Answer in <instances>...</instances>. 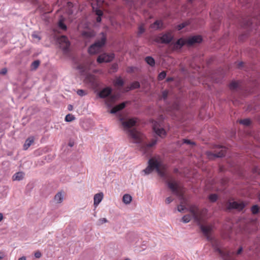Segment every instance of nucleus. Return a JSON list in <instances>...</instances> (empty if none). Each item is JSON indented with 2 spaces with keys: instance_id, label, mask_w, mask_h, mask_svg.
Instances as JSON below:
<instances>
[{
  "instance_id": "bb28decb",
  "label": "nucleus",
  "mask_w": 260,
  "mask_h": 260,
  "mask_svg": "<svg viewBox=\"0 0 260 260\" xmlns=\"http://www.w3.org/2000/svg\"><path fill=\"white\" fill-rule=\"evenodd\" d=\"M140 87V83L138 81H135L131 84V86L129 87V89H137L139 88Z\"/></svg>"
},
{
  "instance_id": "6e6d98bb",
  "label": "nucleus",
  "mask_w": 260,
  "mask_h": 260,
  "mask_svg": "<svg viewBox=\"0 0 260 260\" xmlns=\"http://www.w3.org/2000/svg\"><path fill=\"white\" fill-rule=\"evenodd\" d=\"M243 251V247L242 246L240 247L237 251V254H240L242 251Z\"/></svg>"
},
{
  "instance_id": "09e8293b",
  "label": "nucleus",
  "mask_w": 260,
  "mask_h": 260,
  "mask_svg": "<svg viewBox=\"0 0 260 260\" xmlns=\"http://www.w3.org/2000/svg\"><path fill=\"white\" fill-rule=\"evenodd\" d=\"M100 224H102L104 223H106L108 222L107 219L106 218H102L99 219Z\"/></svg>"
},
{
  "instance_id": "a18cd8bd",
  "label": "nucleus",
  "mask_w": 260,
  "mask_h": 260,
  "mask_svg": "<svg viewBox=\"0 0 260 260\" xmlns=\"http://www.w3.org/2000/svg\"><path fill=\"white\" fill-rule=\"evenodd\" d=\"M168 91L165 90L162 92V98L164 101L166 100L168 98Z\"/></svg>"
},
{
  "instance_id": "0e129e2a",
  "label": "nucleus",
  "mask_w": 260,
  "mask_h": 260,
  "mask_svg": "<svg viewBox=\"0 0 260 260\" xmlns=\"http://www.w3.org/2000/svg\"><path fill=\"white\" fill-rule=\"evenodd\" d=\"M73 109V106L71 105H69L68 106V109L71 111Z\"/></svg>"
},
{
  "instance_id": "13d9d810",
  "label": "nucleus",
  "mask_w": 260,
  "mask_h": 260,
  "mask_svg": "<svg viewBox=\"0 0 260 260\" xmlns=\"http://www.w3.org/2000/svg\"><path fill=\"white\" fill-rule=\"evenodd\" d=\"M243 64H244L243 62H242V61L239 62L238 64V67L239 68H240L241 67H242L243 66Z\"/></svg>"
},
{
  "instance_id": "f3484780",
  "label": "nucleus",
  "mask_w": 260,
  "mask_h": 260,
  "mask_svg": "<svg viewBox=\"0 0 260 260\" xmlns=\"http://www.w3.org/2000/svg\"><path fill=\"white\" fill-rule=\"evenodd\" d=\"M154 132L158 136L161 137L163 135H166V132L163 128H157L155 125L153 127Z\"/></svg>"
},
{
  "instance_id": "72a5a7b5",
  "label": "nucleus",
  "mask_w": 260,
  "mask_h": 260,
  "mask_svg": "<svg viewBox=\"0 0 260 260\" xmlns=\"http://www.w3.org/2000/svg\"><path fill=\"white\" fill-rule=\"evenodd\" d=\"M40 63V62L39 60H35L31 63V67L33 69L36 70L38 68Z\"/></svg>"
},
{
  "instance_id": "dca6fc26",
  "label": "nucleus",
  "mask_w": 260,
  "mask_h": 260,
  "mask_svg": "<svg viewBox=\"0 0 260 260\" xmlns=\"http://www.w3.org/2000/svg\"><path fill=\"white\" fill-rule=\"evenodd\" d=\"M104 194L102 192L96 193L94 196V205L97 206L102 201Z\"/></svg>"
},
{
  "instance_id": "052dcab7",
  "label": "nucleus",
  "mask_w": 260,
  "mask_h": 260,
  "mask_svg": "<svg viewBox=\"0 0 260 260\" xmlns=\"http://www.w3.org/2000/svg\"><path fill=\"white\" fill-rule=\"evenodd\" d=\"M134 71V68L131 67L128 68V69L127 70V72H133Z\"/></svg>"
},
{
  "instance_id": "9d476101",
  "label": "nucleus",
  "mask_w": 260,
  "mask_h": 260,
  "mask_svg": "<svg viewBox=\"0 0 260 260\" xmlns=\"http://www.w3.org/2000/svg\"><path fill=\"white\" fill-rule=\"evenodd\" d=\"M245 207V204L243 202L238 203L234 201L229 202L228 208L229 209H236L238 211L242 210Z\"/></svg>"
},
{
  "instance_id": "7c9ffc66",
  "label": "nucleus",
  "mask_w": 260,
  "mask_h": 260,
  "mask_svg": "<svg viewBox=\"0 0 260 260\" xmlns=\"http://www.w3.org/2000/svg\"><path fill=\"white\" fill-rule=\"evenodd\" d=\"M75 117H74V115H73L71 114H68V115H66V116L65 117V120L67 122H71L73 120H74L75 119Z\"/></svg>"
},
{
  "instance_id": "de8ad7c7",
  "label": "nucleus",
  "mask_w": 260,
  "mask_h": 260,
  "mask_svg": "<svg viewBox=\"0 0 260 260\" xmlns=\"http://www.w3.org/2000/svg\"><path fill=\"white\" fill-rule=\"evenodd\" d=\"M145 31V29L142 26H140L139 27V31H138V35H141Z\"/></svg>"
},
{
  "instance_id": "69168bd1",
  "label": "nucleus",
  "mask_w": 260,
  "mask_h": 260,
  "mask_svg": "<svg viewBox=\"0 0 260 260\" xmlns=\"http://www.w3.org/2000/svg\"><path fill=\"white\" fill-rule=\"evenodd\" d=\"M3 219V215L2 213H0V221H1Z\"/></svg>"
},
{
  "instance_id": "e2e57ef3",
  "label": "nucleus",
  "mask_w": 260,
  "mask_h": 260,
  "mask_svg": "<svg viewBox=\"0 0 260 260\" xmlns=\"http://www.w3.org/2000/svg\"><path fill=\"white\" fill-rule=\"evenodd\" d=\"M18 260H26V257L25 256H22L19 258Z\"/></svg>"
},
{
  "instance_id": "f704fd0d",
  "label": "nucleus",
  "mask_w": 260,
  "mask_h": 260,
  "mask_svg": "<svg viewBox=\"0 0 260 260\" xmlns=\"http://www.w3.org/2000/svg\"><path fill=\"white\" fill-rule=\"evenodd\" d=\"M166 72L165 71H162L161 72L158 76V80H162L164 79H165L166 77Z\"/></svg>"
},
{
  "instance_id": "6e6552de",
  "label": "nucleus",
  "mask_w": 260,
  "mask_h": 260,
  "mask_svg": "<svg viewBox=\"0 0 260 260\" xmlns=\"http://www.w3.org/2000/svg\"><path fill=\"white\" fill-rule=\"evenodd\" d=\"M216 147L217 148L220 149L222 148L221 150L217 152L212 153L210 151H207L206 154L209 158H212V157H216V158H221L225 156V147H223L221 146H217Z\"/></svg>"
},
{
  "instance_id": "4c0bfd02",
  "label": "nucleus",
  "mask_w": 260,
  "mask_h": 260,
  "mask_svg": "<svg viewBox=\"0 0 260 260\" xmlns=\"http://www.w3.org/2000/svg\"><path fill=\"white\" fill-rule=\"evenodd\" d=\"M188 24H189V23H188L187 22H184L183 23H181L180 24L177 25V29L179 30H180L183 29V28H184L187 25H188Z\"/></svg>"
},
{
  "instance_id": "c85d7f7f",
  "label": "nucleus",
  "mask_w": 260,
  "mask_h": 260,
  "mask_svg": "<svg viewBox=\"0 0 260 260\" xmlns=\"http://www.w3.org/2000/svg\"><path fill=\"white\" fill-rule=\"evenodd\" d=\"M251 211L253 214H256L259 212V207L258 205H255L251 208Z\"/></svg>"
},
{
  "instance_id": "338daca9",
  "label": "nucleus",
  "mask_w": 260,
  "mask_h": 260,
  "mask_svg": "<svg viewBox=\"0 0 260 260\" xmlns=\"http://www.w3.org/2000/svg\"><path fill=\"white\" fill-rule=\"evenodd\" d=\"M68 4L69 6H72L73 5L71 2H68Z\"/></svg>"
},
{
  "instance_id": "7ed1b4c3",
  "label": "nucleus",
  "mask_w": 260,
  "mask_h": 260,
  "mask_svg": "<svg viewBox=\"0 0 260 260\" xmlns=\"http://www.w3.org/2000/svg\"><path fill=\"white\" fill-rule=\"evenodd\" d=\"M100 35H102L101 39L96 40L88 47V52L89 54L93 55L100 53L102 47L105 45L107 41L106 36L103 32H101Z\"/></svg>"
},
{
  "instance_id": "bf43d9fd",
  "label": "nucleus",
  "mask_w": 260,
  "mask_h": 260,
  "mask_svg": "<svg viewBox=\"0 0 260 260\" xmlns=\"http://www.w3.org/2000/svg\"><path fill=\"white\" fill-rule=\"evenodd\" d=\"M101 17L102 16H98L96 19V21L97 22H101V20H102V18H101Z\"/></svg>"
},
{
  "instance_id": "39448f33",
  "label": "nucleus",
  "mask_w": 260,
  "mask_h": 260,
  "mask_svg": "<svg viewBox=\"0 0 260 260\" xmlns=\"http://www.w3.org/2000/svg\"><path fill=\"white\" fill-rule=\"evenodd\" d=\"M115 57L114 53H103L99 56L96 61L98 63L110 62L112 61Z\"/></svg>"
},
{
  "instance_id": "f03ea898",
  "label": "nucleus",
  "mask_w": 260,
  "mask_h": 260,
  "mask_svg": "<svg viewBox=\"0 0 260 260\" xmlns=\"http://www.w3.org/2000/svg\"><path fill=\"white\" fill-rule=\"evenodd\" d=\"M212 247L215 252H217L221 257L223 260H232L231 258V252L223 246L222 243L218 240L212 238Z\"/></svg>"
},
{
  "instance_id": "412c9836",
  "label": "nucleus",
  "mask_w": 260,
  "mask_h": 260,
  "mask_svg": "<svg viewBox=\"0 0 260 260\" xmlns=\"http://www.w3.org/2000/svg\"><path fill=\"white\" fill-rule=\"evenodd\" d=\"M33 142L34 139L32 138H27L23 145V149L25 150H27L29 148V147L32 144Z\"/></svg>"
},
{
  "instance_id": "c756f323",
  "label": "nucleus",
  "mask_w": 260,
  "mask_h": 260,
  "mask_svg": "<svg viewBox=\"0 0 260 260\" xmlns=\"http://www.w3.org/2000/svg\"><path fill=\"white\" fill-rule=\"evenodd\" d=\"M156 143H157L156 139L152 140V141L150 143L146 144L145 149H148V148L153 147L156 144Z\"/></svg>"
},
{
  "instance_id": "2eb2a0df",
  "label": "nucleus",
  "mask_w": 260,
  "mask_h": 260,
  "mask_svg": "<svg viewBox=\"0 0 260 260\" xmlns=\"http://www.w3.org/2000/svg\"><path fill=\"white\" fill-rule=\"evenodd\" d=\"M118 98V95L114 94L109 96L106 102L107 105L111 107L112 106V104L114 103L116 100Z\"/></svg>"
},
{
  "instance_id": "603ef678",
  "label": "nucleus",
  "mask_w": 260,
  "mask_h": 260,
  "mask_svg": "<svg viewBox=\"0 0 260 260\" xmlns=\"http://www.w3.org/2000/svg\"><path fill=\"white\" fill-rule=\"evenodd\" d=\"M173 199L171 197H168L166 199V203L167 204L171 203L173 201Z\"/></svg>"
},
{
  "instance_id": "a19ab883",
  "label": "nucleus",
  "mask_w": 260,
  "mask_h": 260,
  "mask_svg": "<svg viewBox=\"0 0 260 260\" xmlns=\"http://www.w3.org/2000/svg\"><path fill=\"white\" fill-rule=\"evenodd\" d=\"M77 93L78 95L81 96H83L87 94V92L85 90L83 89H78L77 91Z\"/></svg>"
},
{
  "instance_id": "864d4df0",
  "label": "nucleus",
  "mask_w": 260,
  "mask_h": 260,
  "mask_svg": "<svg viewBox=\"0 0 260 260\" xmlns=\"http://www.w3.org/2000/svg\"><path fill=\"white\" fill-rule=\"evenodd\" d=\"M251 24V22L250 20H248L244 24V25L245 26H249Z\"/></svg>"
},
{
  "instance_id": "0eeeda50",
  "label": "nucleus",
  "mask_w": 260,
  "mask_h": 260,
  "mask_svg": "<svg viewBox=\"0 0 260 260\" xmlns=\"http://www.w3.org/2000/svg\"><path fill=\"white\" fill-rule=\"evenodd\" d=\"M60 47L61 48L64 53H67L69 52V48L70 43L67 37L62 36L59 40Z\"/></svg>"
},
{
  "instance_id": "1a4fd4ad",
  "label": "nucleus",
  "mask_w": 260,
  "mask_h": 260,
  "mask_svg": "<svg viewBox=\"0 0 260 260\" xmlns=\"http://www.w3.org/2000/svg\"><path fill=\"white\" fill-rule=\"evenodd\" d=\"M200 226V228L204 235L206 237V239L208 241H211L212 237L209 236V234L212 230V228L210 226H206L201 224V221H200L199 223H197Z\"/></svg>"
},
{
  "instance_id": "a878e982",
  "label": "nucleus",
  "mask_w": 260,
  "mask_h": 260,
  "mask_svg": "<svg viewBox=\"0 0 260 260\" xmlns=\"http://www.w3.org/2000/svg\"><path fill=\"white\" fill-rule=\"evenodd\" d=\"M191 217L190 215H185L181 218V221L184 223H188L191 220Z\"/></svg>"
},
{
  "instance_id": "423d86ee",
  "label": "nucleus",
  "mask_w": 260,
  "mask_h": 260,
  "mask_svg": "<svg viewBox=\"0 0 260 260\" xmlns=\"http://www.w3.org/2000/svg\"><path fill=\"white\" fill-rule=\"evenodd\" d=\"M187 210L192 214L194 221L197 223H199L200 221L202 220V217L199 213V209L197 206L196 205H191Z\"/></svg>"
},
{
  "instance_id": "49530a36",
  "label": "nucleus",
  "mask_w": 260,
  "mask_h": 260,
  "mask_svg": "<svg viewBox=\"0 0 260 260\" xmlns=\"http://www.w3.org/2000/svg\"><path fill=\"white\" fill-rule=\"evenodd\" d=\"M58 25H59V27L63 30H66L67 28L66 25L63 22H62L61 21H60L59 22Z\"/></svg>"
},
{
  "instance_id": "ea45409f",
  "label": "nucleus",
  "mask_w": 260,
  "mask_h": 260,
  "mask_svg": "<svg viewBox=\"0 0 260 260\" xmlns=\"http://www.w3.org/2000/svg\"><path fill=\"white\" fill-rule=\"evenodd\" d=\"M93 9L94 10L93 11L95 12V14L98 16H102L103 15V12L101 10H100L98 8H96L95 9H94V8H93Z\"/></svg>"
},
{
  "instance_id": "58836bf2",
  "label": "nucleus",
  "mask_w": 260,
  "mask_h": 260,
  "mask_svg": "<svg viewBox=\"0 0 260 260\" xmlns=\"http://www.w3.org/2000/svg\"><path fill=\"white\" fill-rule=\"evenodd\" d=\"M186 43V42H185L184 41V40H183L182 39H178L176 43V45H179L180 47H182Z\"/></svg>"
},
{
  "instance_id": "20e7f679",
  "label": "nucleus",
  "mask_w": 260,
  "mask_h": 260,
  "mask_svg": "<svg viewBox=\"0 0 260 260\" xmlns=\"http://www.w3.org/2000/svg\"><path fill=\"white\" fill-rule=\"evenodd\" d=\"M148 166L146 169L143 170L145 174H150L153 170H155L158 174L161 177H166V173L163 169L160 168V165L158 161L154 159H150L148 161Z\"/></svg>"
},
{
  "instance_id": "c9c22d12",
  "label": "nucleus",
  "mask_w": 260,
  "mask_h": 260,
  "mask_svg": "<svg viewBox=\"0 0 260 260\" xmlns=\"http://www.w3.org/2000/svg\"><path fill=\"white\" fill-rule=\"evenodd\" d=\"M125 105H126V103L122 102L121 104L116 105L115 107H116V108L117 109L118 111H119L122 110L123 109H124L125 107Z\"/></svg>"
},
{
  "instance_id": "9b49d317",
  "label": "nucleus",
  "mask_w": 260,
  "mask_h": 260,
  "mask_svg": "<svg viewBox=\"0 0 260 260\" xmlns=\"http://www.w3.org/2000/svg\"><path fill=\"white\" fill-rule=\"evenodd\" d=\"M203 39L200 35L191 36L188 38L186 43L189 46L193 45L195 44H199L202 42Z\"/></svg>"
},
{
  "instance_id": "c03bdc74",
  "label": "nucleus",
  "mask_w": 260,
  "mask_h": 260,
  "mask_svg": "<svg viewBox=\"0 0 260 260\" xmlns=\"http://www.w3.org/2000/svg\"><path fill=\"white\" fill-rule=\"evenodd\" d=\"M183 143L184 144H189V145H196L195 142L191 141L188 139H183Z\"/></svg>"
},
{
  "instance_id": "aec40b11",
  "label": "nucleus",
  "mask_w": 260,
  "mask_h": 260,
  "mask_svg": "<svg viewBox=\"0 0 260 260\" xmlns=\"http://www.w3.org/2000/svg\"><path fill=\"white\" fill-rule=\"evenodd\" d=\"M23 177H24V174L22 172H18L15 173L13 176V180H17V181H20L23 179Z\"/></svg>"
},
{
  "instance_id": "4468645a",
  "label": "nucleus",
  "mask_w": 260,
  "mask_h": 260,
  "mask_svg": "<svg viewBox=\"0 0 260 260\" xmlns=\"http://www.w3.org/2000/svg\"><path fill=\"white\" fill-rule=\"evenodd\" d=\"M112 92V88L110 87H107L103 88L99 93V95L101 98L104 99L111 94Z\"/></svg>"
},
{
  "instance_id": "5fc2aeb1",
  "label": "nucleus",
  "mask_w": 260,
  "mask_h": 260,
  "mask_svg": "<svg viewBox=\"0 0 260 260\" xmlns=\"http://www.w3.org/2000/svg\"><path fill=\"white\" fill-rule=\"evenodd\" d=\"M7 72V70L6 68H3L2 71L0 72V74H6Z\"/></svg>"
},
{
  "instance_id": "393cba45",
  "label": "nucleus",
  "mask_w": 260,
  "mask_h": 260,
  "mask_svg": "<svg viewBox=\"0 0 260 260\" xmlns=\"http://www.w3.org/2000/svg\"><path fill=\"white\" fill-rule=\"evenodd\" d=\"M114 85L115 86L122 87L124 85V81L121 77H119L114 81Z\"/></svg>"
},
{
  "instance_id": "8fccbe9b",
  "label": "nucleus",
  "mask_w": 260,
  "mask_h": 260,
  "mask_svg": "<svg viewBox=\"0 0 260 260\" xmlns=\"http://www.w3.org/2000/svg\"><path fill=\"white\" fill-rule=\"evenodd\" d=\"M34 255L36 258H39L41 257L42 254L40 251H38L35 253Z\"/></svg>"
},
{
  "instance_id": "3c124183",
  "label": "nucleus",
  "mask_w": 260,
  "mask_h": 260,
  "mask_svg": "<svg viewBox=\"0 0 260 260\" xmlns=\"http://www.w3.org/2000/svg\"><path fill=\"white\" fill-rule=\"evenodd\" d=\"M118 110L116 108V107L115 106L114 108H113L111 111H110V113L111 114H115L117 112H118Z\"/></svg>"
},
{
  "instance_id": "ddd939ff",
  "label": "nucleus",
  "mask_w": 260,
  "mask_h": 260,
  "mask_svg": "<svg viewBox=\"0 0 260 260\" xmlns=\"http://www.w3.org/2000/svg\"><path fill=\"white\" fill-rule=\"evenodd\" d=\"M168 186L171 190L172 192L176 196L179 194V186L176 183H173L171 182H168Z\"/></svg>"
},
{
  "instance_id": "4d7b16f0",
  "label": "nucleus",
  "mask_w": 260,
  "mask_h": 260,
  "mask_svg": "<svg viewBox=\"0 0 260 260\" xmlns=\"http://www.w3.org/2000/svg\"><path fill=\"white\" fill-rule=\"evenodd\" d=\"M68 145L70 147H72L74 145V142L73 141H70V142H69Z\"/></svg>"
},
{
  "instance_id": "cd10ccee",
  "label": "nucleus",
  "mask_w": 260,
  "mask_h": 260,
  "mask_svg": "<svg viewBox=\"0 0 260 260\" xmlns=\"http://www.w3.org/2000/svg\"><path fill=\"white\" fill-rule=\"evenodd\" d=\"M239 122H240V123H241L244 125L248 126L250 125V124L251 123V121H250V119L246 118V119H241Z\"/></svg>"
},
{
  "instance_id": "37998d69",
  "label": "nucleus",
  "mask_w": 260,
  "mask_h": 260,
  "mask_svg": "<svg viewBox=\"0 0 260 260\" xmlns=\"http://www.w3.org/2000/svg\"><path fill=\"white\" fill-rule=\"evenodd\" d=\"M118 64L117 63H114L111 66V70H112L113 72H116L118 70Z\"/></svg>"
},
{
  "instance_id": "774afa93",
  "label": "nucleus",
  "mask_w": 260,
  "mask_h": 260,
  "mask_svg": "<svg viewBox=\"0 0 260 260\" xmlns=\"http://www.w3.org/2000/svg\"><path fill=\"white\" fill-rule=\"evenodd\" d=\"M34 38H38V36L37 35H32Z\"/></svg>"
},
{
  "instance_id": "680f3d73",
  "label": "nucleus",
  "mask_w": 260,
  "mask_h": 260,
  "mask_svg": "<svg viewBox=\"0 0 260 260\" xmlns=\"http://www.w3.org/2000/svg\"><path fill=\"white\" fill-rule=\"evenodd\" d=\"M174 80L173 78L172 77H168L166 79V81L167 82H170V81H172Z\"/></svg>"
},
{
  "instance_id": "6ab92c4d",
  "label": "nucleus",
  "mask_w": 260,
  "mask_h": 260,
  "mask_svg": "<svg viewBox=\"0 0 260 260\" xmlns=\"http://www.w3.org/2000/svg\"><path fill=\"white\" fill-rule=\"evenodd\" d=\"M82 35L88 39L93 38L95 36V32L93 30L85 31L83 32Z\"/></svg>"
},
{
  "instance_id": "f257e3e1",
  "label": "nucleus",
  "mask_w": 260,
  "mask_h": 260,
  "mask_svg": "<svg viewBox=\"0 0 260 260\" xmlns=\"http://www.w3.org/2000/svg\"><path fill=\"white\" fill-rule=\"evenodd\" d=\"M120 120L121 121L122 125L128 136L134 139L136 142H140L141 139V134L137 131L136 128L131 129V128L136 125L138 119L136 118H131L123 120V118H121Z\"/></svg>"
},
{
  "instance_id": "a211bd4d",
  "label": "nucleus",
  "mask_w": 260,
  "mask_h": 260,
  "mask_svg": "<svg viewBox=\"0 0 260 260\" xmlns=\"http://www.w3.org/2000/svg\"><path fill=\"white\" fill-rule=\"evenodd\" d=\"M145 61L147 62V63L148 64H149L150 67H153L155 66V60L154 59L150 56H146L145 58Z\"/></svg>"
},
{
  "instance_id": "f8f14e48",
  "label": "nucleus",
  "mask_w": 260,
  "mask_h": 260,
  "mask_svg": "<svg viewBox=\"0 0 260 260\" xmlns=\"http://www.w3.org/2000/svg\"><path fill=\"white\" fill-rule=\"evenodd\" d=\"M159 39L161 43L169 44L172 40L173 37L170 33H166L159 37Z\"/></svg>"
},
{
  "instance_id": "5701e85b",
  "label": "nucleus",
  "mask_w": 260,
  "mask_h": 260,
  "mask_svg": "<svg viewBox=\"0 0 260 260\" xmlns=\"http://www.w3.org/2000/svg\"><path fill=\"white\" fill-rule=\"evenodd\" d=\"M163 24L162 22L159 20H156L151 25V27L153 29H158L160 28V26Z\"/></svg>"
},
{
  "instance_id": "b1692460",
  "label": "nucleus",
  "mask_w": 260,
  "mask_h": 260,
  "mask_svg": "<svg viewBox=\"0 0 260 260\" xmlns=\"http://www.w3.org/2000/svg\"><path fill=\"white\" fill-rule=\"evenodd\" d=\"M55 201L57 203H60L63 201V196L60 192L57 193L54 198Z\"/></svg>"
},
{
  "instance_id": "e433bc0d",
  "label": "nucleus",
  "mask_w": 260,
  "mask_h": 260,
  "mask_svg": "<svg viewBox=\"0 0 260 260\" xmlns=\"http://www.w3.org/2000/svg\"><path fill=\"white\" fill-rule=\"evenodd\" d=\"M209 199L211 202H215L217 200V196L216 194H211L209 196Z\"/></svg>"
},
{
  "instance_id": "79ce46f5",
  "label": "nucleus",
  "mask_w": 260,
  "mask_h": 260,
  "mask_svg": "<svg viewBox=\"0 0 260 260\" xmlns=\"http://www.w3.org/2000/svg\"><path fill=\"white\" fill-rule=\"evenodd\" d=\"M185 210H187L188 209L184 207L183 205H180L177 207V210L179 212H183Z\"/></svg>"
},
{
  "instance_id": "4be33fe9",
  "label": "nucleus",
  "mask_w": 260,
  "mask_h": 260,
  "mask_svg": "<svg viewBox=\"0 0 260 260\" xmlns=\"http://www.w3.org/2000/svg\"><path fill=\"white\" fill-rule=\"evenodd\" d=\"M132 200V196L129 194H125L122 198V201L125 204H129Z\"/></svg>"
},
{
  "instance_id": "2f4dec72",
  "label": "nucleus",
  "mask_w": 260,
  "mask_h": 260,
  "mask_svg": "<svg viewBox=\"0 0 260 260\" xmlns=\"http://www.w3.org/2000/svg\"><path fill=\"white\" fill-rule=\"evenodd\" d=\"M238 86V84L236 81H232L229 85V87L231 90L236 89Z\"/></svg>"
},
{
  "instance_id": "473e14b6",
  "label": "nucleus",
  "mask_w": 260,
  "mask_h": 260,
  "mask_svg": "<svg viewBox=\"0 0 260 260\" xmlns=\"http://www.w3.org/2000/svg\"><path fill=\"white\" fill-rule=\"evenodd\" d=\"M76 69L79 70L80 73L81 74H83L84 73V72H85V68L84 66L81 65V64H79L76 67Z\"/></svg>"
}]
</instances>
